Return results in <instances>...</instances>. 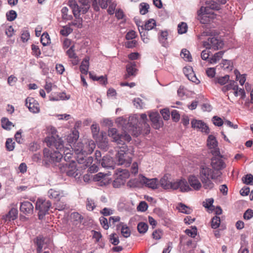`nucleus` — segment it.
Masks as SVG:
<instances>
[{"label": "nucleus", "mask_w": 253, "mask_h": 253, "mask_svg": "<svg viewBox=\"0 0 253 253\" xmlns=\"http://www.w3.org/2000/svg\"><path fill=\"white\" fill-rule=\"evenodd\" d=\"M137 230L140 233H145L148 230V225L144 222H140L137 225Z\"/></svg>", "instance_id": "58"}, {"label": "nucleus", "mask_w": 253, "mask_h": 253, "mask_svg": "<svg viewBox=\"0 0 253 253\" xmlns=\"http://www.w3.org/2000/svg\"><path fill=\"white\" fill-rule=\"evenodd\" d=\"M86 207L88 211H92L96 207V205L92 199L87 198L86 200Z\"/></svg>", "instance_id": "55"}, {"label": "nucleus", "mask_w": 253, "mask_h": 253, "mask_svg": "<svg viewBox=\"0 0 253 253\" xmlns=\"http://www.w3.org/2000/svg\"><path fill=\"white\" fill-rule=\"evenodd\" d=\"M67 53L71 59V62L74 65H76L79 63V58L75 53L74 45L71 46L70 49L67 50Z\"/></svg>", "instance_id": "28"}, {"label": "nucleus", "mask_w": 253, "mask_h": 253, "mask_svg": "<svg viewBox=\"0 0 253 253\" xmlns=\"http://www.w3.org/2000/svg\"><path fill=\"white\" fill-rule=\"evenodd\" d=\"M161 186L165 189H173V182H170L168 176L164 175L160 180Z\"/></svg>", "instance_id": "25"}, {"label": "nucleus", "mask_w": 253, "mask_h": 253, "mask_svg": "<svg viewBox=\"0 0 253 253\" xmlns=\"http://www.w3.org/2000/svg\"><path fill=\"white\" fill-rule=\"evenodd\" d=\"M199 175L201 179L211 178L216 179L218 176L212 169L205 164H202L200 167Z\"/></svg>", "instance_id": "7"}, {"label": "nucleus", "mask_w": 253, "mask_h": 253, "mask_svg": "<svg viewBox=\"0 0 253 253\" xmlns=\"http://www.w3.org/2000/svg\"><path fill=\"white\" fill-rule=\"evenodd\" d=\"M207 144L210 149H213L211 153L213 155H218L220 154L219 148L217 147V141L212 135H210L207 140Z\"/></svg>", "instance_id": "14"}, {"label": "nucleus", "mask_w": 253, "mask_h": 253, "mask_svg": "<svg viewBox=\"0 0 253 253\" xmlns=\"http://www.w3.org/2000/svg\"><path fill=\"white\" fill-rule=\"evenodd\" d=\"M25 105L29 111L33 113H37L40 111L38 102L32 97H28L26 99Z\"/></svg>", "instance_id": "15"}, {"label": "nucleus", "mask_w": 253, "mask_h": 253, "mask_svg": "<svg viewBox=\"0 0 253 253\" xmlns=\"http://www.w3.org/2000/svg\"><path fill=\"white\" fill-rule=\"evenodd\" d=\"M139 180L141 183L148 188L155 189L158 188V179L156 178L149 179L142 175H139Z\"/></svg>", "instance_id": "10"}, {"label": "nucleus", "mask_w": 253, "mask_h": 253, "mask_svg": "<svg viewBox=\"0 0 253 253\" xmlns=\"http://www.w3.org/2000/svg\"><path fill=\"white\" fill-rule=\"evenodd\" d=\"M233 93L235 97L240 96V98L244 99L246 97V94L244 88H239L238 84L235 87V89H233L230 93Z\"/></svg>", "instance_id": "31"}, {"label": "nucleus", "mask_w": 253, "mask_h": 253, "mask_svg": "<svg viewBox=\"0 0 253 253\" xmlns=\"http://www.w3.org/2000/svg\"><path fill=\"white\" fill-rule=\"evenodd\" d=\"M243 182L246 184H253V175L252 174H248L242 178Z\"/></svg>", "instance_id": "54"}, {"label": "nucleus", "mask_w": 253, "mask_h": 253, "mask_svg": "<svg viewBox=\"0 0 253 253\" xmlns=\"http://www.w3.org/2000/svg\"><path fill=\"white\" fill-rule=\"evenodd\" d=\"M127 75L126 77H128L130 76H135L136 72L135 68V64L134 62H130L126 66Z\"/></svg>", "instance_id": "32"}, {"label": "nucleus", "mask_w": 253, "mask_h": 253, "mask_svg": "<svg viewBox=\"0 0 253 253\" xmlns=\"http://www.w3.org/2000/svg\"><path fill=\"white\" fill-rule=\"evenodd\" d=\"M206 6L204 7H207V11H209V9L213 10H219L220 8L221 4L217 0H208L206 2Z\"/></svg>", "instance_id": "23"}, {"label": "nucleus", "mask_w": 253, "mask_h": 253, "mask_svg": "<svg viewBox=\"0 0 253 253\" xmlns=\"http://www.w3.org/2000/svg\"><path fill=\"white\" fill-rule=\"evenodd\" d=\"M35 242L36 243L37 248V253H41L42 251V249L43 248V245L44 243V240L43 239L42 237H38L36 240Z\"/></svg>", "instance_id": "45"}, {"label": "nucleus", "mask_w": 253, "mask_h": 253, "mask_svg": "<svg viewBox=\"0 0 253 253\" xmlns=\"http://www.w3.org/2000/svg\"><path fill=\"white\" fill-rule=\"evenodd\" d=\"M186 247L183 250L184 253H193L194 249L196 248V244L192 242V240H188L186 244Z\"/></svg>", "instance_id": "35"}, {"label": "nucleus", "mask_w": 253, "mask_h": 253, "mask_svg": "<svg viewBox=\"0 0 253 253\" xmlns=\"http://www.w3.org/2000/svg\"><path fill=\"white\" fill-rule=\"evenodd\" d=\"M181 57L186 61L190 62L192 61V56L190 52L186 49H182L180 53Z\"/></svg>", "instance_id": "44"}, {"label": "nucleus", "mask_w": 253, "mask_h": 253, "mask_svg": "<svg viewBox=\"0 0 253 253\" xmlns=\"http://www.w3.org/2000/svg\"><path fill=\"white\" fill-rule=\"evenodd\" d=\"M183 72L187 78L193 83L198 84L200 81L197 78L191 67L183 68Z\"/></svg>", "instance_id": "18"}, {"label": "nucleus", "mask_w": 253, "mask_h": 253, "mask_svg": "<svg viewBox=\"0 0 253 253\" xmlns=\"http://www.w3.org/2000/svg\"><path fill=\"white\" fill-rule=\"evenodd\" d=\"M109 239L110 242L114 245H118L120 242L119 237L116 234H111Z\"/></svg>", "instance_id": "63"}, {"label": "nucleus", "mask_w": 253, "mask_h": 253, "mask_svg": "<svg viewBox=\"0 0 253 253\" xmlns=\"http://www.w3.org/2000/svg\"><path fill=\"white\" fill-rule=\"evenodd\" d=\"M211 165L212 169L215 172L218 176H220L221 172L220 170L225 169L226 167L225 163L222 159V157L219 154L218 155H214V157L211 158Z\"/></svg>", "instance_id": "6"}, {"label": "nucleus", "mask_w": 253, "mask_h": 253, "mask_svg": "<svg viewBox=\"0 0 253 253\" xmlns=\"http://www.w3.org/2000/svg\"><path fill=\"white\" fill-rule=\"evenodd\" d=\"M72 154L67 152L65 154L64 159L62 163H59L58 165L60 171L62 173H66L70 176L75 177L78 175L77 169L75 162L72 161V162H68L71 158Z\"/></svg>", "instance_id": "3"}, {"label": "nucleus", "mask_w": 253, "mask_h": 253, "mask_svg": "<svg viewBox=\"0 0 253 253\" xmlns=\"http://www.w3.org/2000/svg\"><path fill=\"white\" fill-rule=\"evenodd\" d=\"M41 42L43 46L47 45L50 42V38L46 33H43L41 36Z\"/></svg>", "instance_id": "50"}, {"label": "nucleus", "mask_w": 253, "mask_h": 253, "mask_svg": "<svg viewBox=\"0 0 253 253\" xmlns=\"http://www.w3.org/2000/svg\"><path fill=\"white\" fill-rule=\"evenodd\" d=\"M191 126L194 129H197L202 132L208 134L210 129L207 125L202 121L194 119L191 121Z\"/></svg>", "instance_id": "13"}, {"label": "nucleus", "mask_w": 253, "mask_h": 253, "mask_svg": "<svg viewBox=\"0 0 253 253\" xmlns=\"http://www.w3.org/2000/svg\"><path fill=\"white\" fill-rule=\"evenodd\" d=\"M7 20L9 21H12L15 20L17 17V13L13 10H11L6 14Z\"/></svg>", "instance_id": "56"}, {"label": "nucleus", "mask_w": 253, "mask_h": 253, "mask_svg": "<svg viewBox=\"0 0 253 253\" xmlns=\"http://www.w3.org/2000/svg\"><path fill=\"white\" fill-rule=\"evenodd\" d=\"M229 80V76L225 75L223 77H220L215 79L214 82L215 84L218 83L220 85L225 84Z\"/></svg>", "instance_id": "48"}, {"label": "nucleus", "mask_w": 253, "mask_h": 253, "mask_svg": "<svg viewBox=\"0 0 253 253\" xmlns=\"http://www.w3.org/2000/svg\"><path fill=\"white\" fill-rule=\"evenodd\" d=\"M168 33L167 31H162L159 37V40L163 46H168L167 39Z\"/></svg>", "instance_id": "39"}, {"label": "nucleus", "mask_w": 253, "mask_h": 253, "mask_svg": "<svg viewBox=\"0 0 253 253\" xmlns=\"http://www.w3.org/2000/svg\"><path fill=\"white\" fill-rule=\"evenodd\" d=\"M125 183V182L124 180L116 176V177L113 181V186L114 188H119L124 185Z\"/></svg>", "instance_id": "53"}, {"label": "nucleus", "mask_w": 253, "mask_h": 253, "mask_svg": "<svg viewBox=\"0 0 253 253\" xmlns=\"http://www.w3.org/2000/svg\"><path fill=\"white\" fill-rule=\"evenodd\" d=\"M224 52L223 51H220L215 53L212 57L210 58L208 60L209 63H210L211 64L216 63L222 58L224 54Z\"/></svg>", "instance_id": "37"}, {"label": "nucleus", "mask_w": 253, "mask_h": 253, "mask_svg": "<svg viewBox=\"0 0 253 253\" xmlns=\"http://www.w3.org/2000/svg\"><path fill=\"white\" fill-rule=\"evenodd\" d=\"M115 174L118 177L121 178L122 180H124L125 182H126V180L129 177V172L126 169H117L115 171Z\"/></svg>", "instance_id": "27"}, {"label": "nucleus", "mask_w": 253, "mask_h": 253, "mask_svg": "<svg viewBox=\"0 0 253 253\" xmlns=\"http://www.w3.org/2000/svg\"><path fill=\"white\" fill-rule=\"evenodd\" d=\"M185 232L189 236L194 238L197 233V227L196 226H192L191 229H186Z\"/></svg>", "instance_id": "52"}, {"label": "nucleus", "mask_w": 253, "mask_h": 253, "mask_svg": "<svg viewBox=\"0 0 253 253\" xmlns=\"http://www.w3.org/2000/svg\"><path fill=\"white\" fill-rule=\"evenodd\" d=\"M132 154L128 151L127 147L123 146L120 148L116 156L118 164L129 167L132 161Z\"/></svg>", "instance_id": "4"}, {"label": "nucleus", "mask_w": 253, "mask_h": 253, "mask_svg": "<svg viewBox=\"0 0 253 253\" xmlns=\"http://www.w3.org/2000/svg\"><path fill=\"white\" fill-rule=\"evenodd\" d=\"M220 224V217L217 216H214L211 221V226L213 229H216Z\"/></svg>", "instance_id": "51"}, {"label": "nucleus", "mask_w": 253, "mask_h": 253, "mask_svg": "<svg viewBox=\"0 0 253 253\" xmlns=\"http://www.w3.org/2000/svg\"><path fill=\"white\" fill-rule=\"evenodd\" d=\"M110 175L111 171H109L108 173H104L102 172H99L97 174H95L93 176V179L94 181H99L101 180L103 177H104L106 175Z\"/></svg>", "instance_id": "59"}, {"label": "nucleus", "mask_w": 253, "mask_h": 253, "mask_svg": "<svg viewBox=\"0 0 253 253\" xmlns=\"http://www.w3.org/2000/svg\"><path fill=\"white\" fill-rule=\"evenodd\" d=\"M90 7L89 0H80V12L86 13Z\"/></svg>", "instance_id": "34"}, {"label": "nucleus", "mask_w": 253, "mask_h": 253, "mask_svg": "<svg viewBox=\"0 0 253 253\" xmlns=\"http://www.w3.org/2000/svg\"><path fill=\"white\" fill-rule=\"evenodd\" d=\"M149 7V4L145 3H142L140 4V13L144 15L148 11V8Z\"/></svg>", "instance_id": "62"}, {"label": "nucleus", "mask_w": 253, "mask_h": 253, "mask_svg": "<svg viewBox=\"0 0 253 253\" xmlns=\"http://www.w3.org/2000/svg\"><path fill=\"white\" fill-rule=\"evenodd\" d=\"M18 215V210L16 208H12L5 215L3 216V219L5 221L13 220L15 219Z\"/></svg>", "instance_id": "24"}, {"label": "nucleus", "mask_w": 253, "mask_h": 253, "mask_svg": "<svg viewBox=\"0 0 253 253\" xmlns=\"http://www.w3.org/2000/svg\"><path fill=\"white\" fill-rule=\"evenodd\" d=\"M110 2V0H93L92 5L95 10H99L98 3L102 8L105 9L107 7L108 3Z\"/></svg>", "instance_id": "29"}, {"label": "nucleus", "mask_w": 253, "mask_h": 253, "mask_svg": "<svg viewBox=\"0 0 253 253\" xmlns=\"http://www.w3.org/2000/svg\"><path fill=\"white\" fill-rule=\"evenodd\" d=\"M99 220L101 225L104 229L107 230L109 228L110 224L109 222L108 221L107 218L102 216L100 218Z\"/></svg>", "instance_id": "60"}, {"label": "nucleus", "mask_w": 253, "mask_h": 253, "mask_svg": "<svg viewBox=\"0 0 253 253\" xmlns=\"http://www.w3.org/2000/svg\"><path fill=\"white\" fill-rule=\"evenodd\" d=\"M51 206V202L42 199H38L36 202L35 210L38 211L39 219H42L48 213V210Z\"/></svg>", "instance_id": "5"}, {"label": "nucleus", "mask_w": 253, "mask_h": 253, "mask_svg": "<svg viewBox=\"0 0 253 253\" xmlns=\"http://www.w3.org/2000/svg\"><path fill=\"white\" fill-rule=\"evenodd\" d=\"M84 159L80 158V168L85 169L86 168H89L92 164L93 158L92 157H87L84 162H82Z\"/></svg>", "instance_id": "36"}, {"label": "nucleus", "mask_w": 253, "mask_h": 253, "mask_svg": "<svg viewBox=\"0 0 253 253\" xmlns=\"http://www.w3.org/2000/svg\"><path fill=\"white\" fill-rule=\"evenodd\" d=\"M211 178L201 179L203 187L205 189L211 190L214 187V183L211 181Z\"/></svg>", "instance_id": "41"}, {"label": "nucleus", "mask_w": 253, "mask_h": 253, "mask_svg": "<svg viewBox=\"0 0 253 253\" xmlns=\"http://www.w3.org/2000/svg\"><path fill=\"white\" fill-rule=\"evenodd\" d=\"M156 26V21L153 19H150L147 21L143 26L144 31H148L153 29Z\"/></svg>", "instance_id": "38"}, {"label": "nucleus", "mask_w": 253, "mask_h": 253, "mask_svg": "<svg viewBox=\"0 0 253 253\" xmlns=\"http://www.w3.org/2000/svg\"><path fill=\"white\" fill-rule=\"evenodd\" d=\"M20 210L25 214H31L34 211V206L30 202L25 201L21 203Z\"/></svg>", "instance_id": "20"}, {"label": "nucleus", "mask_w": 253, "mask_h": 253, "mask_svg": "<svg viewBox=\"0 0 253 253\" xmlns=\"http://www.w3.org/2000/svg\"><path fill=\"white\" fill-rule=\"evenodd\" d=\"M82 147V149L80 150V154L81 153L83 155L89 154L93 151L95 145L93 140L87 139L84 140Z\"/></svg>", "instance_id": "12"}, {"label": "nucleus", "mask_w": 253, "mask_h": 253, "mask_svg": "<svg viewBox=\"0 0 253 253\" xmlns=\"http://www.w3.org/2000/svg\"><path fill=\"white\" fill-rule=\"evenodd\" d=\"M117 230H120L122 236L125 238L130 236L131 232L129 227L123 222H120L117 225Z\"/></svg>", "instance_id": "21"}, {"label": "nucleus", "mask_w": 253, "mask_h": 253, "mask_svg": "<svg viewBox=\"0 0 253 253\" xmlns=\"http://www.w3.org/2000/svg\"><path fill=\"white\" fill-rule=\"evenodd\" d=\"M44 142L46 145L51 148H55L59 151H54L53 153L49 154V150L45 148L43 150V154L44 157H49V161L53 163H62L63 162V155L62 152L65 153L63 146V141L57 135H52L50 136L46 137L45 138Z\"/></svg>", "instance_id": "2"}, {"label": "nucleus", "mask_w": 253, "mask_h": 253, "mask_svg": "<svg viewBox=\"0 0 253 253\" xmlns=\"http://www.w3.org/2000/svg\"><path fill=\"white\" fill-rule=\"evenodd\" d=\"M1 126L5 129H10L12 126H14L12 123L7 118H2L1 119Z\"/></svg>", "instance_id": "47"}, {"label": "nucleus", "mask_w": 253, "mask_h": 253, "mask_svg": "<svg viewBox=\"0 0 253 253\" xmlns=\"http://www.w3.org/2000/svg\"><path fill=\"white\" fill-rule=\"evenodd\" d=\"M14 142L11 138H8L5 143V146L7 150L10 151H12L14 148Z\"/></svg>", "instance_id": "61"}, {"label": "nucleus", "mask_w": 253, "mask_h": 253, "mask_svg": "<svg viewBox=\"0 0 253 253\" xmlns=\"http://www.w3.org/2000/svg\"><path fill=\"white\" fill-rule=\"evenodd\" d=\"M221 67L224 69L231 70L233 68L232 64L230 60H223L221 63Z\"/></svg>", "instance_id": "49"}, {"label": "nucleus", "mask_w": 253, "mask_h": 253, "mask_svg": "<svg viewBox=\"0 0 253 253\" xmlns=\"http://www.w3.org/2000/svg\"><path fill=\"white\" fill-rule=\"evenodd\" d=\"M140 119L141 121L139 123V124H141V126H137L135 125L137 127L139 126L142 130V127H144L146 128H148L149 127V125L147 123V115L145 114H141L140 115Z\"/></svg>", "instance_id": "46"}, {"label": "nucleus", "mask_w": 253, "mask_h": 253, "mask_svg": "<svg viewBox=\"0 0 253 253\" xmlns=\"http://www.w3.org/2000/svg\"><path fill=\"white\" fill-rule=\"evenodd\" d=\"M69 5L71 8L74 16L77 19L79 18V6L75 0H71L69 1Z\"/></svg>", "instance_id": "30"}, {"label": "nucleus", "mask_w": 253, "mask_h": 253, "mask_svg": "<svg viewBox=\"0 0 253 253\" xmlns=\"http://www.w3.org/2000/svg\"><path fill=\"white\" fill-rule=\"evenodd\" d=\"M101 164L102 167L109 170H113L115 168V164L110 156H104L101 160Z\"/></svg>", "instance_id": "17"}, {"label": "nucleus", "mask_w": 253, "mask_h": 253, "mask_svg": "<svg viewBox=\"0 0 253 253\" xmlns=\"http://www.w3.org/2000/svg\"><path fill=\"white\" fill-rule=\"evenodd\" d=\"M179 189L181 192H188L191 190L186 180L184 179H178L173 182V190Z\"/></svg>", "instance_id": "11"}, {"label": "nucleus", "mask_w": 253, "mask_h": 253, "mask_svg": "<svg viewBox=\"0 0 253 253\" xmlns=\"http://www.w3.org/2000/svg\"><path fill=\"white\" fill-rule=\"evenodd\" d=\"M95 140L99 148L104 150H107L108 148V141L105 132L101 131V135Z\"/></svg>", "instance_id": "16"}, {"label": "nucleus", "mask_w": 253, "mask_h": 253, "mask_svg": "<svg viewBox=\"0 0 253 253\" xmlns=\"http://www.w3.org/2000/svg\"><path fill=\"white\" fill-rule=\"evenodd\" d=\"M139 32L142 41L146 43L149 42V38L148 37V32L144 31L143 26H141V29L139 28Z\"/></svg>", "instance_id": "42"}, {"label": "nucleus", "mask_w": 253, "mask_h": 253, "mask_svg": "<svg viewBox=\"0 0 253 253\" xmlns=\"http://www.w3.org/2000/svg\"><path fill=\"white\" fill-rule=\"evenodd\" d=\"M133 104L137 108L142 109L144 107L143 103L139 98H135L133 100Z\"/></svg>", "instance_id": "64"}, {"label": "nucleus", "mask_w": 253, "mask_h": 253, "mask_svg": "<svg viewBox=\"0 0 253 253\" xmlns=\"http://www.w3.org/2000/svg\"><path fill=\"white\" fill-rule=\"evenodd\" d=\"M237 85V83H236L234 81H230L229 83L222 88V91L224 93H226V92L230 90H233V89H235V87Z\"/></svg>", "instance_id": "40"}, {"label": "nucleus", "mask_w": 253, "mask_h": 253, "mask_svg": "<svg viewBox=\"0 0 253 253\" xmlns=\"http://www.w3.org/2000/svg\"><path fill=\"white\" fill-rule=\"evenodd\" d=\"M210 11H207V7L202 6L198 11V18L202 24H206L210 23L212 19L209 15Z\"/></svg>", "instance_id": "9"}, {"label": "nucleus", "mask_w": 253, "mask_h": 253, "mask_svg": "<svg viewBox=\"0 0 253 253\" xmlns=\"http://www.w3.org/2000/svg\"><path fill=\"white\" fill-rule=\"evenodd\" d=\"M93 137L95 140L101 135V132H99V127L97 124H93L91 126Z\"/></svg>", "instance_id": "43"}, {"label": "nucleus", "mask_w": 253, "mask_h": 253, "mask_svg": "<svg viewBox=\"0 0 253 253\" xmlns=\"http://www.w3.org/2000/svg\"><path fill=\"white\" fill-rule=\"evenodd\" d=\"M149 118L154 125L155 128L158 129L162 126L163 123L160 121L159 115L157 113H151L149 114Z\"/></svg>", "instance_id": "22"}, {"label": "nucleus", "mask_w": 253, "mask_h": 253, "mask_svg": "<svg viewBox=\"0 0 253 253\" xmlns=\"http://www.w3.org/2000/svg\"><path fill=\"white\" fill-rule=\"evenodd\" d=\"M89 65V57L86 56L83 59L80 64V72L82 74H87L88 73Z\"/></svg>", "instance_id": "26"}, {"label": "nucleus", "mask_w": 253, "mask_h": 253, "mask_svg": "<svg viewBox=\"0 0 253 253\" xmlns=\"http://www.w3.org/2000/svg\"><path fill=\"white\" fill-rule=\"evenodd\" d=\"M176 209L180 212L187 214L191 213L192 211V210L190 207L181 203L178 204Z\"/></svg>", "instance_id": "33"}, {"label": "nucleus", "mask_w": 253, "mask_h": 253, "mask_svg": "<svg viewBox=\"0 0 253 253\" xmlns=\"http://www.w3.org/2000/svg\"><path fill=\"white\" fill-rule=\"evenodd\" d=\"M188 183L190 186L195 190H199L202 187V183L195 175H191L189 176Z\"/></svg>", "instance_id": "19"}, {"label": "nucleus", "mask_w": 253, "mask_h": 253, "mask_svg": "<svg viewBox=\"0 0 253 253\" xmlns=\"http://www.w3.org/2000/svg\"><path fill=\"white\" fill-rule=\"evenodd\" d=\"M203 45L207 49L216 50L221 48L223 45V43L221 40L218 39L217 37H213L209 38L207 41H204Z\"/></svg>", "instance_id": "8"}, {"label": "nucleus", "mask_w": 253, "mask_h": 253, "mask_svg": "<svg viewBox=\"0 0 253 253\" xmlns=\"http://www.w3.org/2000/svg\"><path fill=\"white\" fill-rule=\"evenodd\" d=\"M137 122L138 119L136 116H130L128 120L124 117H118L116 120V123L119 126L122 127L123 133L119 134L116 128H112L108 130V135L117 144L124 145L125 142H129L131 140V136L127 132L135 136H137L141 133L140 127H137L135 126V123Z\"/></svg>", "instance_id": "1"}, {"label": "nucleus", "mask_w": 253, "mask_h": 253, "mask_svg": "<svg viewBox=\"0 0 253 253\" xmlns=\"http://www.w3.org/2000/svg\"><path fill=\"white\" fill-rule=\"evenodd\" d=\"M177 30L179 34H182L185 33L187 30V25L185 22H181L179 24L177 27Z\"/></svg>", "instance_id": "57"}]
</instances>
